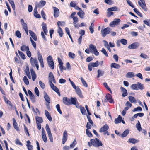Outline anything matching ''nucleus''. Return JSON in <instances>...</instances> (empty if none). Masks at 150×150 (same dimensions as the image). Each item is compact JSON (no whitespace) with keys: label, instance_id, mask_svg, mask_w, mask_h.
<instances>
[{"label":"nucleus","instance_id":"obj_1","mask_svg":"<svg viewBox=\"0 0 150 150\" xmlns=\"http://www.w3.org/2000/svg\"><path fill=\"white\" fill-rule=\"evenodd\" d=\"M91 142L92 144L95 147H98L99 146H101L103 145L101 141L97 138H96L95 139H91Z\"/></svg>","mask_w":150,"mask_h":150},{"label":"nucleus","instance_id":"obj_2","mask_svg":"<svg viewBox=\"0 0 150 150\" xmlns=\"http://www.w3.org/2000/svg\"><path fill=\"white\" fill-rule=\"evenodd\" d=\"M89 49L91 53L94 54L96 56L99 55V52L97 50L96 47L93 44H91L89 45Z\"/></svg>","mask_w":150,"mask_h":150},{"label":"nucleus","instance_id":"obj_3","mask_svg":"<svg viewBox=\"0 0 150 150\" xmlns=\"http://www.w3.org/2000/svg\"><path fill=\"white\" fill-rule=\"evenodd\" d=\"M47 60L49 67L52 69H54V64L52 56H49L47 58Z\"/></svg>","mask_w":150,"mask_h":150},{"label":"nucleus","instance_id":"obj_4","mask_svg":"<svg viewBox=\"0 0 150 150\" xmlns=\"http://www.w3.org/2000/svg\"><path fill=\"white\" fill-rule=\"evenodd\" d=\"M109 129V127L107 124H105L100 129L99 132H103L104 135L107 134L108 135L109 134L108 133V129Z\"/></svg>","mask_w":150,"mask_h":150},{"label":"nucleus","instance_id":"obj_5","mask_svg":"<svg viewBox=\"0 0 150 150\" xmlns=\"http://www.w3.org/2000/svg\"><path fill=\"white\" fill-rule=\"evenodd\" d=\"M99 65V62L98 61H96L95 63H90L88 65V69L90 71H91L92 70V67H98Z\"/></svg>","mask_w":150,"mask_h":150},{"label":"nucleus","instance_id":"obj_6","mask_svg":"<svg viewBox=\"0 0 150 150\" xmlns=\"http://www.w3.org/2000/svg\"><path fill=\"white\" fill-rule=\"evenodd\" d=\"M120 21V19H115L113 21L111 22L110 23L109 25L111 27H114L117 25Z\"/></svg>","mask_w":150,"mask_h":150},{"label":"nucleus","instance_id":"obj_7","mask_svg":"<svg viewBox=\"0 0 150 150\" xmlns=\"http://www.w3.org/2000/svg\"><path fill=\"white\" fill-rule=\"evenodd\" d=\"M110 32V28L107 27L103 30H101V34L102 36L103 37H105L106 35L109 33Z\"/></svg>","mask_w":150,"mask_h":150},{"label":"nucleus","instance_id":"obj_8","mask_svg":"<svg viewBox=\"0 0 150 150\" xmlns=\"http://www.w3.org/2000/svg\"><path fill=\"white\" fill-rule=\"evenodd\" d=\"M140 1H139L138 4L142 7V8L145 11H147V8L146 7V4L144 0H139Z\"/></svg>","mask_w":150,"mask_h":150},{"label":"nucleus","instance_id":"obj_9","mask_svg":"<svg viewBox=\"0 0 150 150\" xmlns=\"http://www.w3.org/2000/svg\"><path fill=\"white\" fill-rule=\"evenodd\" d=\"M49 84L52 89L56 92L59 96H60V93L58 88L55 86L52 83H51Z\"/></svg>","mask_w":150,"mask_h":150},{"label":"nucleus","instance_id":"obj_10","mask_svg":"<svg viewBox=\"0 0 150 150\" xmlns=\"http://www.w3.org/2000/svg\"><path fill=\"white\" fill-rule=\"evenodd\" d=\"M48 78L49 84L51 83H52V82H53L54 83H56V80L52 72H50L49 73Z\"/></svg>","mask_w":150,"mask_h":150},{"label":"nucleus","instance_id":"obj_11","mask_svg":"<svg viewBox=\"0 0 150 150\" xmlns=\"http://www.w3.org/2000/svg\"><path fill=\"white\" fill-rule=\"evenodd\" d=\"M42 139L45 143H46L47 141L45 132L43 128L42 129Z\"/></svg>","mask_w":150,"mask_h":150},{"label":"nucleus","instance_id":"obj_12","mask_svg":"<svg viewBox=\"0 0 150 150\" xmlns=\"http://www.w3.org/2000/svg\"><path fill=\"white\" fill-rule=\"evenodd\" d=\"M63 102L66 105H71V100L67 97H65L63 98Z\"/></svg>","mask_w":150,"mask_h":150},{"label":"nucleus","instance_id":"obj_13","mask_svg":"<svg viewBox=\"0 0 150 150\" xmlns=\"http://www.w3.org/2000/svg\"><path fill=\"white\" fill-rule=\"evenodd\" d=\"M105 98L107 99V100L105 99V102L108 101L110 103H114V100L112 99V96L110 94H108L106 95L105 96Z\"/></svg>","mask_w":150,"mask_h":150},{"label":"nucleus","instance_id":"obj_14","mask_svg":"<svg viewBox=\"0 0 150 150\" xmlns=\"http://www.w3.org/2000/svg\"><path fill=\"white\" fill-rule=\"evenodd\" d=\"M53 8L54 10V16L55 18H57L59 14V10L57 8L55 7H53Z\"/></svg>","mask_w":150,"mask_h":150},{"label":"nucleus","instance_id":"obj_15","mask_svg":"<svg viewBox=\"0 0 150 150\" xmlns=\"http://www.w3.org/2000/svg\"><path fill=\"white\" fill-rule=\"evenodd\" d=\"M38 59L40 64L41 67L42 68H43L44 67V65L43 59L40 53L39 52L38 53Z\"/></svg>","mask_w":150,"mask_h":150},{"label":"nucleus","instance_id":"obj_16","mask_svg":"<svg viewBox=\"0 0 150 150\" xmlns=\"http://www.w3.org/2000/svg\"><path fill=\"white\" fill-rule=\"evenodd\" d=\"M67 131L65 130L64 132L63 136L62 137V143L63 144H64L67 140Z\"/></svg>","mask_w":150,"mask_h":150},{"label":"nucleus","instance_id":"obj_17","mask_svg":"<svg viewBox=\"0 0 150 150\" xmlns=\"http://www.w3.org/2000/svg\"><path fill=\"white\" fill-rule=\"evenodd\" d=\"M29 33L31 37L33 38L35 41L37 40V37L35 33L31 30H29Z\"/></svg>","mask_w":150,"mask_h":150},{"label":"nucleus","instance_id":"obj_18","mask_svg":"<svg viewBox=\"0 0 150 150\" xmlns=\"http://www.w3.org/2000/svg\"><path fill=\"white\" fill-rule=\"evenodd\" d=\"M45 113L46 117L48 119L49 121L50 122H51L52 121V118L49 112L47 110H45Z\"/></svg>","mask_w":150,"mask_h":150},{"label":"nucleus","instance_id":"obj_19","mask_svg":"<svg viewBox=\"0 0 150 150\" xmlns=\"http://www.w3.org/2000/svg\"><path fill=\"white\" fill-rule=\"evenodd\" d=\"M20 22L23 27V28L24 30L28 29L27 24L24 22V21L23 19H21Z\"/></svg>","mask_w":150,"mask_h":150},{"label":"nucleus","instance_id":"obj_20","mask_svg":"<svg viewBox=\"0 0 150 150\" xmlns=\"http://www.w3.org/2000/svg\"><path fill=\"white\" fill-rule=\"evenodd\" d=\"M138 45L137 43H133L129 45L128 48L130 49H135L137 48Z\"/></svg>","mask_w":150,"mask_h":150},{"label":"nucleus","instance_id":"obj_21","mask_svg":"<svg viewBox=\"0 0 150 150\" xmlns=\"http://www.w3.org/2000/svg\"><path fill=\"white\" fill-rule=\"evenodd\" d=\"M120 89L122 92V96L124 97L126 96L127 95V90L122 87H120Z\"/></svg>","mask_w":150,"mask_h":150},{"label":"nucleus","instance_id":"obj_22","mask_svg":"<svg viewBox=\"0 0 150 150\" xmlns=\"http://www.w3.org/2000/svg\"><path fill=\"white\" fill-rule=\"evenodd\" d=\"M135 76L134 73L133 72H128L125 75L126 78H131Z\"/></svg>","mask_w":150,"mask_h":150},{"label":"nucleus","instance_id":"obj_23","mask_svg":"<svg viewBox=\"0 0 150 150\" xmlns=\"http://www.w3.org/2000/svg\"><path fill=\"white\" fill-rule=\"evenodd\" d=\"M42 26L43 31H44L45 34L46 35L48 32V31L46 24L43 23L42 24Z\"/></svg>","mask_w":150,"mask_h":150},{"label":"nucleus","instance_id":"obj_24","mask_svg":"<svg viewBox=\"0 0 150 150\" xmlns=\"http://www.w3.org/2000/svg\"><path fill=\"white\" fill-rule=\"evenodd\" d=\"M30 72L32 75L33 81H34L36 77V74L33 69H30Z\"/></svg>","mask_w":150,"mask_h":150},{"label":"nucleus","instance_id":"obj_25","mask_svg":"<svg viewBox=\"0 0 150 150\" xmlns=\"http://www.w3.org/2000/svg\"><path fill=\"white\" fill-rule=\"evenodd\" d=\"M77 15L79 16V17L81 18H84L85 13L83 11H80L78 12L77 13Z\"/></svg>","mask_w":150,"mask_h":150},{"label":"nucleus","instance_id":"obj_26","mask_svg":"<svg viewBox=\"0 0 150 150\" xmlns=\"http://www.w3.org/2000/svg\"><path fill=\"white\" fill-rule=\"evenodd\" d=\"M13 125L14 128L17 131H19V128L18 127L17 123L16 122L15 119L14 118L13 119Z\"/></svg>","mask_w":150,"mask_h":150},{"label":"nucleus","instance_id":"obj_27","mask_svg":"<svg viewBox=\"0 0 150 150\" xmlns=\"http://www.w3.org/2000/svg\"><path fill=\"white\" fill-rule=\"evenodd\" d=\"M110 67L112 68H114L116 69H119L120 67V65L115 63H112L110 65Z\"/></svg>","mask_w":150,"mask_h":150},{"label":"nucleus","instance_id":"obj_28","mask_svg":"<svg viewBox=\"0 0 150 150\" xmlns=\"http://www.w3.org/2000/svg\"><path fill=\"white\" fill-rule=\"evenodd\" d=\"M30 62L32 65H35L38 63L37 60L36 59L33 58L32 57H31L30 59Z\"/></svg>","mask_w":150,"mask_h":150},{"label":"nucleus","instance_id":"obj_29","mask_svg":"<svg viewBox=\"0 0 150 150\" xmlns=\"http://www.w3.org/2000/svg\"><path fill=\"white\" fill-rule=\"evenodd\" d=\"M129 101L132 103H136L137 102V100L134 97L129 96L128 97Z\"/></svg>","mask_w":150,"mask_h":150},{"label":"nucleus","instance_id":"obj_30","mask_svg":"<svg viewBox=\"0 0 150 150\" xmlns=\"http://www.w3.org/2000/svg\"><path fill=\"white\" fill-rule=\"evenodd\" d=\"M128 142L130 143L134 144L139 142V140L134 138H130L128 139Z\"/></svg>","mask_w":150,"mask_h":150},{"label":"nucleus","instance_id":"obj_31","mask_svg":"<svg viewBox=\"0 0 150 150\" xmlns=\"http://www.w3.org/2000/svg\"><path fill=\"white\" fill-rule=\"evenodd\" d=\"M97 72V77L98 78L102 76L104 74V71L99 69L98 70Z\"/></svg>","mask_w":150,"mask_h":150},{"label":"nucleus","instance_id":"obj_32","mask_svg":"<svg viewBox=\"0 0 150 150\" xmlns=\"http://www.w3.org/2000/svg\"><path fill=\"white\" fill-rule=\"evenodd\" d=\"M122 120V117L120 115H119L118 118L115 119V124L120 123L121 122Z\"/></svg>","mask_w":150,"mask_h":150},{"label":"nucleus","instance_id":"obj_33","mask_svg":"<svg viewBox=\"0 0 150 150\" xmlns=\"http://www.w3.org/2000/svg\"><path fill=\"white\" fill-rule=\"evenodd\" d=\"M79 108L80 109L81 112L83 115H85L86 114V111L83 107L80 106Z\"/></svg>","mask_w":150,"mask_h":150},{"label":"nucleus","instance_id":"obj_34","mask_svg":"<svg viewBox=\"0 0 150 150\" xmlns=\"http://www.w3.org/2000/svg\"><path fill=\"white\" fill-rule=\"evenodd\" d=\"M71 105L72 104L75 105L77 102V100L76 98L71 97Z\"/></svg>","mask_w":150,"mask_h":150},{"label":"nucleus","instance_id":"obj_35","mask_svg":"<svg viewBox=\"0 0 150 150\" xmlns=\"http://www.w3.org/2000/svg\"><path fill=\"white\" fill-rule=\"evenodd\" d=\"M29 49L28 46L23 45L21 47V50L22 51H27Z\"/></svg>","mask_w":150,"mask_h":150},{"label":"nucleus","instance_id":"obj_36","mask_svg":"<svg viewBox=\"0 0 150 150\" xmlns=\"http://www.w3.org/2000/svg\"><path fill=\"white\" fill-rule=\"evenodd\" d=\"M45 129L48 135H49L52 134L49 128V126L47 124L45 127Z\"/></svg>","mask_w":150,"mask_h":150},{"label":"nucleus","instance_id":"obj_37","mask_svg":"<svg viewBox=\"0 0 150 150\" xmlns=\"http://www.w3.org/2000/svg\"><path fill=\"white\" fill-rule=\"evenodd\" d=\"M137 90L139 89L142 90L144 88L143 85L140 82H137Z\"/></svg>","mask_w":150,"mask_h":150},{"label":"nucleus","instance_id":"obj_38","mask_svg":"<svg viewBox=\"0 0 150 150\" xmlns=\"http://www.w3.org/2000/svg\"><path fill=\"white\" fill-rule=\"evenodd\" d=\"M136 127L139 131H140L142 130L141 125L139 121H138V123L136 124Z\"/></svg>","mask_w":150,"mask_h":150},{"label":"nucleus","instance_id":"obj_39","mask_svg":"<svg viewBox=\"0 0 150 150\" xmlns=\"http://www.w3.org/2000/svg\"><path fill=\"white\" fill-rule=\"evenodd\" d=\"M44 98L47 102L48 103H50V100L49 97L46 93L44 94Z\"/></svg>","mask_w":150,"mask_h":150},{"label":"nucleus","instance_id":"obj_40","mask_svg":"<svg viewBox=\"0 0 150 150\" xmlns=\"http://www.w3.org/2000/svg\"><path fill=\"white\" fill-rule=\"evenodd\" d=\"M76 91L77 94L79 96V97L81 98H83L81 92L79 88L77 89Z\"/></svg>","mask_w":150,"mask_h":150},{"label":"nucleus","instance_id":"obj_41","mask_svg":"<svg viewBox=\"0 0 150 150\" xmlns=\"http://www.w3.org/2000/svg\"><path fill=\"white\" fill-rule=\"evenodd\" d=\"M36 123H40L43 122V119L41 117L37 116L36 117Z\"/></svg>","mask_w":150,"mask_h":150},{"label":"nucleus","instance_id":"obj_42","mask_svg":"<svg viewBox=\"0 0 150 150\" xmlns=\"http://www.w3.org/2000/svg\"><path fill=\"white\" fill-rule=\"evenodd\" d=\"M129 131L127 129L125 130L121 134V136L122 137H126L129 134Z\"/></svg>","mask_w":150,"mask_h":150},{"label":"nucleus","instance_id":"obj_43","mask_svg":"<svg viewBox=\"0 0 150 150\" xmlns=\"http://www.w3.org/2000/svg\"><path fill=\"white\" fill-rule=\"evenodd\" d=\"M118 8H117L116 6H114L112 7L109 8L107 9V11H118Z\"/></svg>","mask_w":150,"mask_h":150},{"label":"nucleus","instance_id":"obj_44","mask_svg":"<svg viewBox=\"0 0 150 150\" xmlns=\"http://www.w3.org/2000/svg\"><path fill=\"white\" fill-rule=\"evenodd\" d=\"M68 56L69 58L71 59H73L75 57L76 55L74 54L71 52L68 53Z\"/></svg>","mask_w":150,"mask_h":150},{"label":"nucleus","instance_id":"obj_45","mask_svg":"<svg viewBox=\"0 0 150 150\" xmlns=\"http://www.w3.org/2000/svg\"><path fill=\"white\" fill-rule=\"evenodd\" d=\"M94 27V25L93 22L91 23V26H90L89 29L91 33H93L94 32L93 28Z\"/></svg>","mask_w":150,"mask_h":150},{"label":"nucleus","instance_id":"obj_46","mask_svg":"<svg viewBox=\"0 0 150 150\" xmlns=\"http://www.w3.org/2000/svg\"><path fill=\"white\" fill-rule=\"evenodd\" d=\"M57 32L59 33V36L62 37V36L63 33L62 29L60 27H59L57 30Z\"/></svg>","mask_w":150,"mask_h":150},{"label":"nucleus","instance_id":"obj_47","mask_svg":"<svg viewBox=\"0 0 150 150\" xmlns=\"http://www.w3.org/2000/svg\"><path fill=\"white\" fill-rule=\"evenodd\" d=\"M18 52L22 59H25V57L23 53L19 50L18 51Z\"/></svg>","mask_w":150,"mask_h":150},{"label":"nucleus","instance_id":"obj_48","mask_svg":"<svg viewBox=\"0 0 150 150\" xmlns=\"http://www.w3.org/2000/svg\"><path fill=\"white\" fill-rule=\"evenodd\" d=\"M80 80L83 86L86 87H87L88 85L84 79L82 77H81L80 78Z\"/></svg>","mask_w":150,"mask_h":150},{"label":"nucleus","instance_id":"obj_49","mask_svg":"<svg viewBox=\"0 0 150 150\" xmlns=\"http://www.w3.org/2000/svg\"><path fill=\"white\" fill-rule=\"evenodd\" d=\"M23 80L24 82L27 85H28L29 84V82L28 79L27 77L25 76L23 77Z\"/></svg>","mask_w":150,"mask_h":150},{"label":"nucleus","instance_id":"obj_50","mask_svg":"<svg viewBox=\"0 0 150 150\" xmlns=\"http://www.w3.org/2000/svg\"><path fill=\"white\" fill-rule=\"evenodd\" d=\"M142 109L141 107H138L136 108H134V109H133L132 110L133 112H135L137 111H139L141 112L142 111Z\"/></svg>","mask_w":150,"mask_h":150},{"label":"nucleus","instance_id":"obj_51","mask_svg":"<svg viewBox=\"0 0 150 150\" xmlns=\"http://www.w3.org/2000/svg\"><path fill=\"white\" fill-rule=\"evenodd\" d=\"M30 39L32 45L33 47L35 49H36V43L32 39L31 37L30 38Z\"/></svg>","mask_w":150,"mask_h":150},{"label":"nucleus","instance_id":"obj_52","mask_svg":"<svg viewBox=\"0 0 150 150\" xmlns=\"http://www.w3.org/2000/svg\"><path fill=\"white\" fill-rule=\"evenodd\" d=\"M58 60L60 70H62V65L63 64V62L61 59L59 58H58Z\"/></svg>","mask_w":150,"mask_h":150},{"label":"nucleus","instance_id":"obj_53","mask_svg":"<svg viewBox=\"0 0 150 150\" xmlns=\"http://www.w3.org/2000/svg\"><path fill=\"white\" fill-rule=\"evenodd\" d=\"M56 108H57L58 112L60 114H61L62 112L61 111V110H60V105L59 104H57L56 106Z\"/></svg>","mask_w":150,"mask_h":150},{"label":"nucleus","instance_id":"obj_54","mask_svg":"<svg viewBox=\"0 0 150 150\" xmlns=\"http://www.w3.org/2000/svg\"><path fill=\"white\" fill-rule=\"evenodd\" d=\"M120 41V42L124 45H126L127 43V41L125 39H122Z\"/></svg>","mask_w":150,"mask_h":150},{"label":"nucleus","instance_id":"obj_55","mask_svg":"<svg viewBox=\"0 0 150 150\" xmlns=\"http://www.w3.org/2000/svg\"><path fill=\"white\" fill-rule=\"evenodd\" d=\"M131 88L133 90H137V84H134L131 86Z\"/></svg>","mask_w":150,"mask_h":150},{"label":"nucleus","instance_id":"obj_56","mask_svg":"<svg viewBox=\"0 0 150 150\" xmlns=\"http://www.w3.org/2000/svg\"><path fill=\"white\" fill-rule=\"evenodd\" d=\"M41 14L44 20H45L46 19V15L43 10L41 11Z\"/></svg>","mask_w":150,"mask_h":150},{"label":"nucleus","instance_id":"obj_57","mask_svg":"<svg viewBox=\"0 0 150 150\" xmlns=\"http://www.w3.org/2000/svg\"><path fill=\"white\" fill-rule=\"evenodd\" d=\"M73 19V23L74 24H76L78 22V19L77 16L74 17Z\"/></svg>","mask_w":150,"mask_h":150},{"label":"nucleus","instance_id":"obj_58","mask_svg":"<svg viewBox=\"0 0 150 150\" xmlns=\"http://www.w3.org/2000/svg\"><path fill=\"white\" fill-rule=\"evenodd\" d=\"M101 52L106 56L108 57V55L107 54V53L105 50V49L103 48L101 50Z\"/></svg>","mask_w":150,"mask_h":150},{"label":"nucleus","instance_id":"obj_59","mask_svg":"<svg viewBox=\"0 0 150 150\" xmlns=\"http://www.w3.org/2000/svg\"><path fill=\"white\" fill-rule=\"evenodd\" d=\"M86 133L87 136L89 137H91L92 136V134L91 132L88 129L86 130Z\"/></svg>","mask_w":150,"mask_h":150},{"label":"nucleus","instance_id":"obj_60","mask_svg":"<svg viewBox=\"0 0 150 150\" xmlns=\"http://www.w3.org/2000/svg\"><path fill=\"white\" fill-rule=\"evenodd\" d=\"M39 84L42 89H44L45 88V84L41 81H39Z\"/></svg>","mask_w":150,"mask_h":150},{"label":"nucleus","instance_id":"obj_61","mask_svg":"<svg viewBox=\"0 0 150 150\" xmlns=\"http://www.w3.org/2000/svg\"><path fill=\"white\" fill-rule=\"evenodd\" d=\"M34 91L38 96H39V91L37 87H35V88Z\"/></svg>","mask_w":150,"mask_h":150},{"label":"nucleus","instance_id":"obj_62","mask_svg":"<svg viewBox=\"0 0 150 150\" xmlns=\"http://www.w3.org/2000/svg\"><path fill=\"white\" fill-rule=\"evenodd\" d=\"M107 16L108 17H110V16L113 15L114 13L113 12L111 11H107Z\"/></svg>","mask_w":150,"mask_h":150},{"label":"nucleus","instance_id":"obj_63","mask_svg":"<svg viewBox=\"0 0 150 150\" xmlns=\"http://www.w3.org/2000/svg\"><path fill=\"white\" fill-rule=\"evenodd\" d=\"M25 72L27 75L30 74L29 72V69L28 66H26V69H25Z\"/></svg>","mask_w":150,"mask_h":150},{"label":"nucleus","instance_id":"obj_64","mask_svg":"<svg viewBox=\"0 0 150 150\" xmlns=\"http://www.w3.org/2000/svg\"><path fill=\"white\" fill-rule=\"evenodd\" d=\"M30 99L33 103L35 102V97L34 95L30 96Z\"/></svg>","mask_w":150,"mask_h":150}]
</instances>
